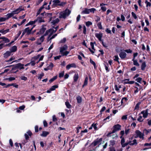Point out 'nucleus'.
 Instances as JSON below:
<instances>
[{
  "instance_id": "obj_1",
  "label": "nucleus",
  "mask_w": 151,
  "mask_h": 151,
  "mask_svg": "<svg viewBox=\"0 0 151 151\" xmlns=\"http://www.w3.org/2000/svg\"><path fill=\"white\" fill-rule=\"evenodd\" d=\"M58 28V27H56V28H55V29H50L46 30L45 34L37 40L36 42V43L37 45H40L44 41L45 39L44 37L47 35H48L47 41L48 42L50 41V43L51 40L54 38L57 35V34H56L52 35L54 33L56 32Z\"/></svg>"
},
{
  "instance_id": "obj_2",
  "label": "nucleus",
  "mask_w": 151,
  "mask_h": 151,
  "mask_svg": "<svg viewBox=\"0 0 151 151\" xmlns=\"http://www.w3.org/2000/svg\"><path fill=\"white\" fill-rule=\"evenodd\" d=\"M68 48V46L66 45H64L60 48V52L62 54V56H67L69 53V51L66 50Z\"/></svg>"
},
{
  "instance_id": "obj_3",
  "label": "nucleus",
  "mask_w": 151,
  "mask_h": 151,
  "mask_svg": "<svg viewBox=\"0 0 151 151\" xmlns=\"http://www.w3.org/2000/svg\"><path fill=\"white\" fill-rule=\"evenodd\" d=\"M71 13L70 11L68 9H66L64 11L61 12L59 14V17L60 18L65 19Z\"/></svg>"
},
{
  "instance_id": "obj_4",
  "label": "nucleus",
  "mask_w": 151,
  "mask_h": 151,
  "mask_svg": "<svg viewBox=\"0 0 151 151\" xmlns=\"http://www.w3.org/2000/svg\"><path fill=\"white\" fill-rule=\"evenodd\" d=\"M36 22H37L39 23H41L44 22H45V21L42 18L38 17L36 20L29 22L26 25V26H27L29 25L33 24L35 23Z\"/></svg>"
},
{
  "instance_id": "obj_5",
  "label": "nucleus",
  "mask_w": 151,
  "mask_h": 151,
  "mask_svg": "<svg viewBox=\"0 0 151 151\" xmlns=\"http://www.w3.org/2000/svg\"><path fill=\"white\" fill-rule=\"evenodd\" d=\"M114 129L113 130L112 132L109 133L107 134V136H111L110 135L112 133H114L116 131H118L120 129L121 126L119 124H117L114 125Z\"/></svg>"
},
{
  "instance_id": "obj_6",
  "label": "nucleus",
  "mask_w": 151,
  "mask_h": 151,
  "mask_svg": "<svg viewBox=\"0 0 151 151\" xmlns=\"http://www.w3.org/2000/svg\"><path fill=\"white\" fill-rule=\"evenodd\" d=\"M135 132L136 135V137H139L140 139H142L143 140L144 139V133H142L139 130H137Z\"/></svg>"
},
{
  "instance_id": "obj_7",
  "label": "nucleus",
  "mask_w": 151,
  "mask_h": 151,
  "mask_svg": "<svg viewBox=\"0 0 151 151\" xmlns=\"http://www.w3.org/2000/svg\"><path fill=\"white\" fill-rule=\"evenodd\" d=\"M53 6L58 5L63 6L65 4V3L63 2H60L59 0H55L53 1Z\"/></svg>"
},
{
  "instance_id": "obj_8",
  "label": "nucleus",
  "mask_w": 151,
  "mask_h": 151,
  "mask_svg": "<svg viewBox=\"0 0 151 151\" xmlns=\"http://www.w3.org/2000/svg\"><path fill=\"white\" fill-rule=\"evenodd\" d=\"M24 10V7L23 6H19L18 8L13 11L12 12L14 15L18 14L20 11Z\"/></svg>"
},
{
  "instance_id": "obj_9",
  "label": "nucleus",
  "mask_w": 151,
  "mask_h": 151,
  "mask_svg": "<svg viewBox=\"0 0 151 151\" xmlns=\"http://www.w3.org/2000/svg\"><path fill=\"white\" fill-rule=\"evenodd\" d=\"M102 139L101 138L97 139L95 140L92 143V145L95 146L98 145L100 144V142L102 141Z\"/></svg>"
},
{
  "instance_id": "obj_10",
  "label": "nucleus",
  "mask_w": 151,
  "mask_h": 151,
  "mask_svg": "<svg viewBox=\"0 0 151 151\" xmlns=\"http://www.w3.org/2000/svg\"><path fill=\"white\" fill-rule=\"evenodd\" d=\"M95 35L99 41H102L101 39L103 36V33H96L95 34Z\"/></svg>"
},
{
  "instance_id": "obj_11",
  "label": "nucleus",
  "mask_w": 151,
  "mask_h": 151,
  "mask_svg": "<svg viewBox=\"0 0 151 151\" xmlns=\"http://www.w3.org/2000/svg\"><path fill=\"white\" fill-rule=\"evenodd\" d=\"M76 65L74 63H73L67 65L66 66V68L67 70H68L71 68H76Z\"/></svg>"
},
{
  "instance_id": "obj_12",
  "label": "nucleus",
  "mask_w": 151,
  "mask_h": 151,
  "mask_svg": "<svg viewBox=\"0 0 151 151\" xmlns=\"http://www.w3.org/2000/svg\"><path fill=\"white\" fill-rule=\"evenodd\" d=\"M128 143L131 145H136L137 144V140L136 139H134L133 141L129 142H128Z\"/></svg>"
},
{
  "instance_id": "obj_13",
  "label": "nucleus",
  "mask_w": 151,
  "mask_h": 151,
  "mask_svg": "<svg viewBox=\"0 0 151 151\" xmlns=\"http://www.w3.org/2000/svg\"><path fill=\"white\" fill-rule=\"evenodd\" d=\"M34 27V26L32 27L31 29H30L29 27L26 28L24 31L25 32L27 33L28 34H30L31 33V31Z\"/></svg>"
},
{
  "instance_id": "obj_14",
  "label": "nucleus",
  "mask_w": 151,
  "mask_h": 151,
  "mask_svg": "<svg viewBox=\"0 0 151 151\" xmlns=\"http://www.w3.org/2000/svg\"><path fill=\"white\" fill-rule=\"evenodd\" d=\"M16 68H19L20 70L24 68V65L21 63H19L17 64L16 65Z\"/></svg>"
},
{
  "instance_id": "obj_15",
  "label": "nucleus",
  "mask_w": 151,
  "mask_h": 151,
  "mask_svg": "<svg viewBox=\"0 0 151 151\" xmlns=\"http://www.w3.org/2000/svg\"><path fill=\"white\" fill-rule=\"evenodd\" d=\"M46 29L45 27L42 28L38 32H37V35H42L43 34Z\"/></svg>"
},
{
  "instance_id": "obj_16",
  "label": "nucleus",
  "mask_w": 151,
  "mask_h": 151,
  "mask_svg": "<svg viewBox=\"0 0 151 151\" xmlns=\"http://www.w3.org/2000/svg\"><path fill=\"white\" fill-rule=\"evenodd\" d=\"M119 56L122 59H124L126 57L127 54L124 52H121L119 54Z\"/></svg>"
},
{
  "instance_id": "obj_17",
  "label": "nucleus",
  "mask_w": 151,
  "mask_h": 151,
  "mask_svg": "<svg viewBox=\"0 0 151 151\" xmlns=\"http://www.w3.org/2000/svg\"><path fill=\"white\" fill-rule=\"evenodd\" d=\"M141 114H143V116L144 118H145L147 117L148 115V111L147 109L145 111H142Z\"/></svg>"
},
{
  "instance_id": "obj_18",
  "label": "nucleus",
  "mask_w": 151,
  "mask_h": 151,
  "mask_svg": "<svg viewBox=\"0 0 151 151\" xmlns=\"http://www.w3.org/2000/svg\"><path fill=\"white\" fill-rule=\"evenodd\" d=\"M121 140V144L122 145V146L123 147H124L127 145L128 143L127 142L126 143H125V140L124 138H122Z\"/></svg>"
},
{
  "instance_id": "obj_19",
  "label": "nucleus",
  "mask_w": 151,
  "mask_h": 151,
  "mask_svg": "<svg viewBox=\"0 0 151 151\" xmlns=\"http://www.w3.org/2000/svg\"><path fill=\"white\" fill-rule=\"evenodd\" d=\"M14 15V14L12 12L11 13H8L5 16L6 17H5L6 20L8 19L9 18H10L13 17Z\"/></svg>"
},
{
  "instance_id": "obj_20",
  "label": "nucleus",
  "mask_w": 151,
  "mask_h": 151,
  "mask_svg": "<svg viewBox=\"0 0 151 151\" xmlns=\"http://www.w3.org/2000/svg\"><path fill=\"white\" fill-rule=\"evenodd\" d=\"M9 29H7L6 30H4V29H2L0 30V33H1L3 35H5L6 33L9 32Z\"/></svg>"
},
{
  "instance_id": "obj_21",
  "label": "nucleus",
  "mask_w": 151,
  "mask_h": 151,
  "mask_svg": "<svg viewBox=\"0 0 151 151\" xmlns=\"http://www.w3.org/2000/svg\"><path fill=\"white\" fill-rule=\"evenodd\" d=\"M0 39H2L3 41L5 43L9 42L10 41L9 40L8 38L4 37H1Z\"/></svg>"
},
{
  "instance_id": "obj_22",
  "label": "nucleus",
  "mask_w": 151,
  "mask_h": 151,
  "mask_svg": "<svg viewBox=\"0 0 151 151\" xmlns=\"http://www.w3.org/2000/svg\"><path fill=\"white\" fill-rule=\"evenodd\" d=\"M49 134V132L47 131H43L41 136L43 137H45Z\"/></svg>"
},
{
  "instance_id": "obj_23",
  "label": "nucleus",
  "mask_w": 151,
  "mask_h": 151,
  "mask_svg": "<svg viewBox=\"0 0 151 151\" xmlns=\"http://www.w3.org/2000/svg\"><path fill=\"white\" fill-rule=\"evenodd\" d=\"M78 78V73H75L73 76V80L75 82H76Z\"/></svg>"
},
{
  "instance_id": "obj_24",
  "label": "nucleus",
  "mask_w": 151,
  "mask_h": 151,
  "mask_svg": "<svg viewBox=\"0 0 151 151\" xmlns=\"http://www.w3.org/2000/svg\"><path fill=\"white\" fill-rule=\"evenodd\" d=\"M82 13L83 14H89V9L87 8H85L83 10L82 12Z\"/></svg>"
},
{
  "instance_id": "obj_25",
  "label": "nucleus",
  "mask_w": 151,
  "mask_h": 151,
  "mask_svg": "<svg viewBox=\"0 0 151 151\" xmlns=\"http://www.w3.org/2000/svg\"><path fill=\"white\" fill-rule=\"evenodd\" d=\"M17 50V47L16 46H13L10 49V52H13L16 51Z\"/></svg>"
},
{
  "instance_id": "obj_26",
  "label": "nucleus",
  "mask_w": 151,
  "mask_h": 151,
  "mask_svg": "<svg viewBox=\"0 0 151 151\" xmlns=\"http://www.w3.org/2000/svg\"><path fill=\"white\" fill-rule=\"evenodd\" d=\"M11 52L10 51H7L4 54V57L5 58H7L9 56H10L11 54Z\"/></svg>"
},
{
  "instance_id": "obj_27",
  "label": "nucleus",
  "mask_w": 151,
  "mask_h": 151,
  "mask_svg": "<svg viewBox=\"0 0 151 151\" xmlns=\"http://www.w3.org/2000/svg\"><path fill=\"white\" fill-rule=\"evenodd\" d=\"M146 67V64L145 62H144L142 63L141 65V69L142 70H144Z\"/></svg>"
},
{
  "instance_id": "obj_28",
  "label": "nucleus",
  "mask_w": 151,
  "mask_h": 151,
  "mask_svg": "<svg viewBox=\"0 0 151 151\" xmlns=\"http://www.w3.org/2000/svg\"><path fill=\"white\" fill-rule=\"evenodd\" d=\"M144 119L142 116L140 114H139V117L137 119V120L139 122H142L143 120Z\"/></svg>"
},
{
  "instance_id": "obj_29",
  "label": "nucleus",
  "mask_w": 151,
  "mask_h": 151,
  "mask_svg": "<svg viewBox=\"0 0 151 151\" xmlns=\"http://www.w3.org/2000/svg\"><path fill=\"white\" fill-rule=\"evenodd\" d=\"M59 21V20L58 18H56L55 20H53L51 23L54 24L58 22Z\"/></svg>"
},
{
  "instance_id": "obj_30",
  "label": "nucleus",
  "mask_w": 151,
  "mask_h": 151,
  "mask_svg": "<svg viewBox=\"0 0 151 151\" xmlns=\"http://www.w3.org/2000/svg\"><path fill=\"white\" fill-rule=\"evenodd\" d=\"M52 13H47L45 14V15L47 17H48L50 18V21H51V19H52Z\"/></svg>"
},
{
  "instance_id": "obj_31",
  "label": "nucleus",
  "mask_w": 151,
  "mask_h": 151,
  "mask_svg": "<svg viewBox=\"0 0 151 151\" xmlns=\"http://www.w3.org/2000/svg\"><path fill=\"white\" fill-rule=\"evenodd\" d=\"M78 103H81L82 101V98L80 96H78L76 98Z\"/></svg>"
},
{
  "instance_id": "obj_32",
  "label": "nucleus",
  "mask_w": 151,
  "mask_h": 151,
  "mask_svg": "<svg viewBox=\"0 0 151 151\" xmlns=\"http://www.w3.org/2000/svg\"><path fill=\"white\" fill-rule=\"evenodd\" d=\"M88 80V78L87 77H86L85 79L84 83L83 85V87L86 86L87 84Z\"/></svg>"
},
{
  "instance_id": "obj_33",
  "label": "nucleus",
  "mask_w": 151,
  "mask_h": 151,
  "mask_svg": "<svg viewBox=\"0 0 151 151\" xmlns=\"http://www.w3.org/2000/svg\"><path fill=\"white\" fill-rule=\"evenodd\" d=\"M40 56V55H37V56L34 57L33 58H32V60H35V62L36 60L39 58Z\"/></svg>"
},
{
  "instance_id": "obj_34",
  "label": "nucleus",
  "mask_w": 151,
  "mask_h": 151,
  "mask_svg": "<svg viewBox=\"0 0 151 151\" xmlns=\"http://www.w3.org/2000/svg\"><path fill=\"white\" fill-rule=\"evenodd\" d=\"M113 134V133H112L110 135L111 136H107V137H111L112 138H113V139H114V138H115L116 137H117V134Z\"/></svg>"
},
{
  "instance_id": "obj_35",
  "label": "nucleus",
  "mask_w": 151,
  "mask_h": 151,
  "mask_svg": "<svg viewBox=\"0 0 151 151\" xmlns=\"http://www.w3.org/2000/svg\"><path fill=\"white\" fill-rule=\"evenodd\" d=\"M127 100V99L125 97H124L122 98L121 102L122 104L125 103Z\"/></svg>"
},
{
  "instance_id": "obj_36",
  "label": "nucleus",
  "mask_w": 151,
  "mask_h": 151,
  "mask_svg": "<svg viewBox=\"0 0 151 151\" xmlns=\"http://www.w3.org/2000/svg\"><path fill=\"white\" fill-rule=\"evenodd\" d=\"M58 86L55 85L52 86L50 88L51 89V90H52V91H53L55 89V88H58Z\"/></svg>"
},
{
  "instance_id": "obj_37",
  "label": "nucleus",
  "mask_w": 151,
  "mask_h": 151,
  "mask_svg": "<svg viewBox=\"0 0 151 151\" xmlns=\"http://www.w3.org/2000/svg\"><path fill=\"white\" fill-rule=\"evenodd\" d=\"M129 80V79H126L122 81V82L124 84H128Z\"/></svg>"
},
{
  "instance_id": "obj_38",
  "label": "nucleus",
  "mask_w": 151,
  "mask_h": 151,
  "mask_svg": "<svg viewBox=\"0 0 151 151\" xmlns=\"http://www.w3.org/2000/svg\"><path fill=\"white\" fill-rule=\"evenodd\" d=\"M89 13L90 12L94 13V12H95L96 10L95 8H92L91 9H89Z\"/></svg>"
},
{
  "instance_id": "obj_39",
  "label": "nucleus",
  "mask_w": 151,
  "mask_h": 151,
  "mask_svg": "<svg viewBox=\"0 0 151 151\" xmlns=\"http://www.w3.org/2000/svg\"><path fill=\"white\" fill-rule=\"evenodd\" d=\"M140 104V103H139V102L137 103L136 104V105L135 106V107L134 108V109L137 110H138L139 109V106Z\"/></svg>"
},
{
  "instance_id": "obj_40",
  "label": "nucleus",
  "mask_w": 151,
  "mask_h": 151,
  "mask_svg": "<svg viewBox=\"0 0 151 151\" xmlns=\"http://www.w3.org/2000/svg\"><path fill=\"white\" fill-rule=\"evenodd\" d=\"M145 3L146 4V7L148 6L150 7L151 6V4L147 0H146L145 2Z\"/></svg>"
},
{
  "instance_id": "obj_41",
  "label": "nucleus",
  "mask_w": 151,
  "mask_h": 151,
  "mask_svg": "<svg viewBox=\"0 0 151 151\" xmlns=\"http://www.w3.org/2000/svg\"><path fill=\"white\" fill-rule=\"evenodd\" d=\"M96 124H92V127H93V128H94L95 130H97L98 129L97 127Z\"/></svg>"
},
{
  "instance_id": "obj_42",
  "label": "nucleus",
  "mask_w": 151,
  "mask_h": 151,
  "mask_svg": "<svg viewBox=\"0 0 151 151\" xmlns=\"http://www.w3.org/2000/svg\"><path fill=\"white\" fill-rule=\"evenodd\" d=\"M97 25L99 29H102V26L101 25V22L98 23L97 24Z\"/></svg>"
},
{
  "instance_id": "obj_43",
  "label": "nucleus",
  "mask_w": 151,
  "mask_h": 151,
  "mask_svg": "<svg viewBox=\"0 0 151 151\" xmlns=\"http://www.w3.org/2000/svg\"><path fill=\"white\" fill-rule=\"evenodd\" d=\"M65 105L68 108H70L71 107V105L68 102H66L65 103Z\"/></svg>"
},
{
  "instance_id": "obj_44",
  "label": "nucleus",
  "mask_w": 151,
  "mask_h": 151,
  "mask_svg": "<svg viewBox=\"0 0 151 151\" xmlns=\"http://www.w3.org/2000/svg\"><path fill=\"white\" fill-rule=\"evenodd\" d=\"M6 20L5 17H0V22L5 21Z\"/></svg>"
},
{
  "instance_id": "obj_45",
  "label": "nucleus",
  "mask_w": 151,
  "mask_h": 151,
  "mask_svg": "<svg viewBox=\"0 0 151 151\" xmlns=\"http://www.w3.org/2000/svg\"><path fill=\"white\" fill-rule=\"evenodd\" d=\"M92 24V23L90 21H88L86 23V26L88 27L90 25Z\"/></svg>"
},
{
  "instance_id": "obj_46",
  "label": "nucleus",
  "mask_w": 151,
  "mask_h": 151,
  "mask_svg": "<svg viewBox=\"0 0 151 151\" xmlns=\"http://www.w3.org/2000/svg\"><path fill=\"white\" fill-rule=\"evenodd\" d=\"M57 78V76H55L54 77H53L52 78L50 79L49 81L50 83H51L52 81H54Z\"/></svg>"
},
{
  "instance_id": "obj_47",
  "label": "nucleus",
  "mask_w": 151,
  "mask_h": 151,
  "mask_svg": "<svg viewBox=\"0 0 151 151\" xmlns=\"http://www.w3.org/2000/svg\"><path fill=\"white\" fill-rule=\"evenodd\" d=\"M90 63L91 64H93V65L94 68H96V63L93 61L92 60V59H90Z\"/></svg>"
},
{
  "instance_id": "obj_48",
  "label": "nucleus",
  "mask_w": 151,
  "mask_h": 151,
  "mask_svg": "<svg viewBox=\"0 0 151 151\" xmlns=\"http://www.w3.org/2000/svg\"><path fill=\"white\" fill-rule=\"evenodd\" d=\"M6 80H9L10 81H11L13 80H15V78L13 77H11L6 79Z\"/></svg>"
},
{
  "instance_id": "obj_49",
  "label": "nucleus",
  "mask_w": 151,
  "mask_h": 151,
  "mask_svg": "<svg viewBox=\"0 0 151 151\" xmlns=\"http://www.w3.org/2000/svg\"><path fill=\"white\" fill-rule=\"evenodd\" d=\"M44 73H43L39 74L38 76V79L41 80L42 77L44 76Z\"/></svg>"
},
{
  "instance_id": "obj_50",
  "label": "nucleus",
  "mask_w": 151,
  "mask_h": 151,
  "mask_svg": "<svg viewBox=\"0 0 151 151\" xmlns=\"http://www.w3.org/2000/svg\"><path fill=\"white\" fill-rule=\"evenodd\" d=\"M142 80V78H141L139 77L137 78L136 79V81L137 82L140 83L141 82Z\"/></svg>"
},
{
  "instance_id": "obj_51",
  "label": "nucleus",
  "mask_w": 151,
  "mask_h": 151,
  "mask_svg": "<svg viewBox=\"0 0 151 151\" xmlns=\"http://www.w3.org/2000/svg\"><path fill=\"white\" fill-rule=\"evenodd\" d=\"M35 64V60H33L30 63V64H31L32 66H34Z\"/></svg>"
},
{
  "instance_id": "obj_52",
  "label": "nucleus",
  "mask_w": 151,
  "mask_h": 151,
  "mask_svg": "<svg viewBox=\"0 0 151 151\" xmlns=\"http://www.w3.org/2000/svg\"><path fill=\"white\" fill-rule=\"evenodd\" d=\"M132 16L135 19H136L137 18V17L136 15V14L133 12H132Z\"/></svg>"
},
{
  "instance_id": "obj_53",
  "label": "nucleus",
  "mask_w": 151,
  "mask_h": 151,
  "mask_svg": "<svg viewBox=\"0 0 151 151\" xmlns=\"http://www.w3.org/2000/svg\"><path fill=\"white\" fill-rule=\"evenodd\" d=\"M20 78L22 80H23L25 81H27V78L24 76H21L20 77Z\"/></svg>"
},
{
  "instance_id": "obj_54",
  "label": "nucleus",
  "mask_w": 151,
  "mask_h": 151,
  "mask_svg": "<svg viewBox=\"0 0 151 151\" xmlns=\"http://www.w3.org/2000/svg\"><path fill=\"white\" fill-rule=\"evenodd\" d=\"M114 60L115 61H116L118 62H119L118 60H119V58L117 55H115L114 56Z\"/></svg>"
},
{
  "instance_id": "obj_55",
  "label": "nucleus",
  "mask_w": 151,
  "mask_h": 151,
  "mask_svg": "<svg viewBox=\"0 0 151 151\" xmlns=\"http://www.w3.org/2000/svg\"><path fill=\"white\" fill-rule=\"evenodd\" d=\"M53 67V63H50L49 66L48 67V69H51Z\"/></svg>"
},
{
  "instance_id": "obj_56",
  "label": "nucleus",
  "mask_w": 151,
  "mask_h": 151,
  "mask_svg": "<svg viewBox=\"0 0 151 151\" xmlns=\"http://www.w3.org/2000/svg\"><path fill=\"white\" fill-rule=\"evenodd\" d=\"M66 41V39L65 38H64L63 39L61 40L60 41V43H63L65 42Z\"/></svg>"
},
{
  "instance_id": "obj_57",
  "label": "nucleus",
  "mask_w": 151,
  "mask_h": 151,
  "mask_svg": "<svg viewBox=\"0 0 151 151\" xmlns=\"http://www.w3.org/2000/svg\"><path fill=\"white\" fill-rule=\"evenodd\" d=\"M124 52H127V53H131L132 51L130 49H128L124 50Z\"/></svg>"
},
{
  "instance_id": "obj_58",
  "label": "nucleus",
  "mask_w": 151,
  "mask_h": 151,
  "mask_svg": "<svg viewBox=\"0 0 151 151\" xmlns=\"http://www.w3.org/2000/svg\"><path fill=\"white\" fill-rule=\"evenodd\" d=\"M64 75V72L63 71L59 73V77L60 78L62 77Z\"/></svg>"
},
{
  "instance_id": "obj_59",
  "label": "nucleus",
  "mask_w": 151,
  "mask_h": 151,
  "mask_svg": "<svg viewBox=\"0 0 151 151\" xmlns=\"http://www.w3.org/2000/svg\"><path fill=\"white\" fill-rule=\"evenodd\" d=\"M52 120L54 122H56L57 121V119L55 115H54L52 116Z\"/></svg>"
},
{
  "instance_id": "obj_60",
  "label": "nucleus",
  "mask_w": 151,
  "mask_h": 151,
  "mask_svg": "<svg viewBox=\"0 0 151 151\" xmlns=\"http://www.w3.org/2000/svg\"><path fill=\"white\" fill-rule=\"evenodd\" d=\"M43 9V7H41L39 9L38 11V12H37V15L39 14L40 13L41 11H42V9Z\"/></svg>"
},
{
  "instance_id": "obj_61",
  "label": "nucleus",
  "mask_w": 151,
  "mask_h": 151,
  "mask_svg": "<svg viewBox=\"0 0 151 151\" xmlns=\"http://www.w3.org/2000/svg\"><path fill=\"white\" fill-rule=\"evenodd\" d=\"M95 21H96V22H98L100 20V18L99 17H97V16H96L95 17Z\"/></svg>"
},
{
  "instance_id": "obj_62",
  "label": "nucleus",
  "mask_w": 151,
  "mask_h": 151,
  "mask_svg": "<svg viewBox=\"0 0 151 151\" xmlns=\"http://www.w3.org/2000/svg\"><path fill=\"white\" fill-rule=\"evenodd\" d=\"M101 9L103 11H105L106 10V8L105 6H102L101 7Z\"/></svg>"
},
{
  "instance_id": "obj_63",
  "label": "nucleus",
  "mask_w": 151,
  "mask_h": 151,
  "mask_svg": "<svg viewBox=\"0 0 151 151\" xmlns=\"http://www.w3.org/2000/svg\"><path fill=\"white\" fill-rule=\"evenodd\" d=\"M127 115H124L122 117V120H126L127 119Z\"/></svg>"
},
{
  "instance_id": "obj_64",
  "label": "nucleus",
  "mask_w": 151,
  "mask_h": 151,
  "mask_svg": "<svg viewBox=\"0 0 151 151\" xmlns=\"http://www.w3.org/2000/svg\"><path fill=\"white\" fill-rule=\"evenodd\" d=\"M25 107V106L24 105H23L22 106H20L19 107V109L20 110H23Z\"/></svg>"
}]
</instances>
